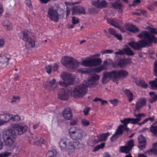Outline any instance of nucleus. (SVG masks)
<instances>
[{"label": "nucleus", "instance_id": "72a5a7b5", "mask_svg": "<svg viewBox=\"0 0 157 157\" xmlns=\"http://www.w3.org/2000/svg\"><path fill=\"white\" fill-rule=\"evenodd\" d=\"M101 62V60L100 58H92V67L98 66Z\"/></svg>", "mask_w": 157, "mask_h": 157}, {"label": "nucleus", "instance_id": "b1692460", "mask_svg": "<svg viewBox=\"0 0 157 157\" xmlns=\"http://www.w3.org/2000/svg\"><path fill=\"white\" fill-rule=\"evenodd\" d=\"M13 117L12 114L9 113L0 114V121L4 122H8Z\"/></svg>", "mask_w": 157, "mask_h": 157}, {"label": "nucleus", "instance_id": "79ce46f5", "mask_svg": "<svg viewBox=\"0 0 157 157\" xmlns=\"http://www.w3.org/2000/svg\"><path fill=\"white\" fill-rule=\"evenodd\" d=\"M150 131L156 136H157V126L151 125L150 128Z\"/></svg>", "mask_w": 157, "mask_h": 157}, {"label": "nucleus", "instance_id": "a19ab883", "mask_svg": "<svg viewBox=\"0 0 157 157\" xmlns=\"http://www.w3.org/2000/svg\"><path fill=\"white\" fill-rule=\"evenodd\" d=\"M105 67L104 65H101L100 66L94 68L93 69L94 72L96 73H100L103 70H105Z\"/></svg>", "mask_w": 157, "mask_h": 157}, {"label": "nucleus", "instance_id": "dca6fc26", "mask_svg": "<svg viewBox=\"0 0 157 157\" xmlns=\"http://www.w3.org/2000/svg\"><path fill=\"white\" fill-rule=\"evenodd\" d=\"M69 94L68 92L64 88L59 89L58 92V98L61 100H67L69 99Z\"/></svg>", "mask_w": 157, "mask_h": 157}, {"label": "nucleus", "instance_id": "c9c22d12", "mask_svg": "<svg viewBox=\"0 0 157 157\" xmlns=\"http://www.w3.org/2000/svg\"><path fill=\"white\" fill-rule=\"evenodd\" d=\"M152 146L153 149H151L149 150L147 152H151L155 155H157V142L156 143L153 144Z\"/></svg>", "mask_w": 157, "mask_h": 157}, {"label": "nucleus", "instance_id": "69168bd1", "mask_svg": "<svg viewBox=\"0 0 157 157\" xmlns=\"http://www.w3.org/2000/svg\"><path fill=\"white\" fill-rule=\"evenodd\" d=\"M25 2L27 6L29 8H31L32 6L31 2L30 0H26Z\"/></svg>", "mask_w": 157, "mask_h": 157}, {"label": "nucleus", "instance_id": "49530a36", "mask_svg": "<svg viewBox=\"0 0 157 157\" xmlns=\"http://www.w3.org/2000/svg\"><path fill=\"white\" fill-rule=\"evenodd\" d=\"M119 135H120L118 134L115 132V133L110 138V139L111 141L113 142L115 140L117 139L119 137Z\"/></svg>", "mask_w": 157, "mask_h": 157}, {"label": "nucleus", "instance_id": "58836bf2", "mask_svg": "<svg viewBox=\"0 0 157 157\" xmlns=\"http://www.w3.org/2000/svg\"><path fill=\"white\" fill-rule=\"evenodd\" d=\"M149 83L152 89H154L157 86V78H156L154 80L150 81Z\"/></svg>", "mask_w": 157, "mask_h": 157}, {"label": "nucleus", "instance_id": "f03ea898", "mask_svg": "<svg viewBox=\"0 0 157 157\" xmlns=\"http://www.w3.org/2000/svg\"><path fill=\"white\" fill-rule=\"evenodd\" d=\"M100 78L99 75L93 74L89 76L84 83L76 86L73 89L72 94L75 98L82 97L85 95L87 92L88 87H91L93 85H96Z\"/></svg>", "mask_w": 157, "mask_h": 157}, {"label": "nucleus", "instance_id": "864d4df0", "mask_svg": "<svg viewBox=\"0 0 157 157\" xmlns=\"http://www.w3.org/2000/svg\"><path fill=\"white\" fill-rule=\"evenodd\" d=\"M109 101L114 106L117 105L118 102V100L116 99L110 100Z\"/></svg>", "mask_w": 157, "mask_h": 157}, {"label": "nucleus", "instance_id": "0eeeda50", "mask_svg": "<svg viewBox=\"0 0 157 157\" xmlns=\"http://www.w3.org/2000/svg\"><path fill=\"white\" fill-rule=\"evenodd\" d=\"M59 14L56 9L53 6L49 8L48 11L47 16L49 19L55 22H58L59 19Z\"/></svg>", "mask_w": 157, "mask_h": 157}, {"label": "nucleus", "instance_id": "a878e982", "mask_svg": "<svg viewBox=\"0 0 157 157\" xmlns=\"http://www.w3.org/2000/svg\"><path fill=\"white\" fill-rule=\"evenodd\" d=\"M123 92L127 96L128 101L131 102L133 99L134 95L132 92L128 89H125Z\"/></svg>", "mask_w": 157, "mask_h": 157}, {"label": "nucleus", "instance_id": "13d9d810", "mask_svg": "<svg viewBox=\"0 0 157 157\" xmlns=\"http://www.w3.org/2000/svg\"><path fill=\"white\" fill-rule=\"evenodd\" d=\"M155 118V117L154 116H153L151 117H149L148 118H146L144 120V121L146 123L147 122V121H149L152 122L154 121Z\"/></svg>", "mask_w": 157, "mask_h": 157}, {"label": "nucleus", "instance_id": "680f3d73", "mask_svg": "<svg viewBox=\"0 0 157 157\" xmlns=\"http://www.w3.org/2000/svg\"><path fill=\"white\" fill-rule=\"evenodd\" d=\"M11 154V153L8 151H5L3 154H1L2 157H7Z\"/></svg>", "mask_w": 157, "mask_h": 157}, {"label": "nucleus", "instance_id": "a211bd4d", "mask_svg": "<svg viewBox=\"0 0 157 157\" xmlns=\"http://www.w3.org/2000/svg\"><path fill=\"white\" fill-rule=\"evenodd\" d=\"M139 143L138 147L140 150H143L146 147V141L143 135H141L138 138Z\"/></svg>", "mask_w": 157, "mask_h": 157}, {"label": "nucleus", "instance_id": "2eb2a0df", "mask_svg": "<svg viewBox=\"0 0 157 157\" xmlns=\"http://www.w3.org/2000/svg\"><path fill=\"white\" fill-rule=\"evenodd\" d=\"M145 33L144 36L148 39L149 46L153 43H157V37H156L155 35L147 31Z\"/></svg>", "mask_w": 157, "mask_h": 157}, {"label": "nucleus", "instance_id": "4d7b16f0", "mask_svg": "<svg viewBox=\"0 0 157 157\" xmlns=\"http://www.w3.org/2000/svg\"><path fill=\"white\" fill-rule=\"evenodd\" d=\"M45 69L46 70V72L48 74H50L51 73L52 67L49 65H48L45 67Z\"/></svg>", "mask_w": 157, "mask_h": 157}, {"label": "nucleus", "instance_id": "f8f14e48", "mask_svg": "<svg viewBox=\"0 0 157 157\" xmlns=\"http://www.w3.org/2000/svg\"><path fill=\"white\" fill-rule=\"evenodd\" d=\"M92 4L98 8L102 9L107 7L108 3L105 0H93L91 2Z\"/></svg>", "mask_w": 157, "mask_h": 157}, {"label": "nucleus", "instance_id": "f257e3e1", "mask_svg": "<svg viewBox=\"0 0 157 157\" xmlns=\"http://www.w3.org/2000/svg\"><path fill=\"white\" fill-rule=\"evenodd\" d=\"M70 137L73 140L78 141H70L69 139L63 138L59 142L60 148L62 151H67L69 154L73 152L79 144V141H81L86 136V132L81 128H71L69 131Z\"/></svg>", "mask_w": 157, "mask_h": 157}, {"label": "nucleus", "instance_id": "6e6552de", "mask_svg": "<svg viewBox=\"0 0 157 157\" xmlns=\"http://www.w3.org/2000/svg\"><path fill=\"white\" fill-rule=\"evenodd\" d=\"M29 32L28 30L22 31L19 34L20 37L23 40L27 42L32 48L35 46L34 41L29 36Z\"/></svg>", "mask_w": 157, "mask_h": 157}, {"label": "nucleus", "instance_id": "4468645a", "mask_svg": "<svg viewBox=\"0 0 157 157\" xmlns=\"http://www.w3.org/2000/svg\"><path fill=\"white\" fill-rule=\"evenodd\" d=\"M13 127L17 131L18 134L20 135L23 134L25 132L28 128L27 126L25 125L18 124H15Z\"/></svg>", "mask_w": 157, "mask_h": 157}, {"label": "nucleus", "instance_id": "9d476101", "mask_svg": "<svg viewBox=\"0 0 157 157\" xmlns=\"http://www.w3.org/2000/svg\"><path fill=\"white\" fill-rule=\"evenodd\" d=\"M134 145V140L130 139L126 142L124 146L120 147L119 151L121 153L128 154L132 151Z\"/></svg>", "mask_w": 157, "mask_h": 157}, {"label": "nucleus", "instance_id": "09e8293b", "mask_svg": "<svg viewBox=\"0 0 157 157\" xmlns=\"http://www.w3.org/2000/svg\"><path fill=\"white\" fill-rule=\"evenodd\" d=\"M13 117L11 120L13 121L18 122L21 120L20 117L18 115H13L12 114Z\"/></svg>", "mask_w": 157, "mask_h": 157}, {"label": "nucleus", "instance_id": "e2e57ef3", "mask_svg": "<svg viewBox=\"0 0 157 157\" xmlns=\"http://www.w3.org/2000/svg\"><path fill=\"white\" fill-rule=\"evenodd\" d=\"M90 110L89 108L88 107L85 108L83 110V113L84 115H87L89 113Z\"/></svg>", "mask_w": 157, "mask_h": 157}, {"label": "nucleus", "instance_id": "bb28decb", "mask_svg": "<svg viewBox=\"0 0 157 157\" xmlns=\"http://www.w3.org/2000/svg\"><path fill=\"white\" fill-rule=\"evenodd\" d=\"M129 128L128 127H124L122 124H121L117 128L116 132L118 134L121 135L124 131H128Z\"/></svg>", "mask_w": 157, "mask_h": 157}, {"label": "nucleus", "instance_id": "f3484780", "mask_svg": "<svg viewBox=\"0 0 157 157\" xmlns=\"http://www.w3.org/2000/svg\"><path fill=\"white\" fill-rule=\"evenodd\" d=\"M11 56L7 53L2 52L0 54V63L8 64L9 61L10 59Z\"/></svg>", "mask_w": 157, "mask_h": 157}, {"label": "nucleus", "instance_id": "3c124183", "mask_svg": "<svg viewBox=\"0 0 157 157\" xmlns=\"http://www.w3.org/2000/svg\"><path fill=\"white\" fill-rule=\"evenodd\" d=\"M108 31L111 35L113 36L117 33L115 29L111 28H109L108 29Z\"/></svg>", "mask_w": 157, "mask_h": 157}, {"label": "nucleus", "instance_id": "1a4fd4ad", "mask_svg": "<svg viewBox=\"0 0 157 157\" xmlns=\"http://www.w3.org/2000/svg\"><path fill=\"white\" fill-rule=\"evenodd\" d=\"M61 78L64 81L59 82V84L63 86H66L67 84L72 85L74 83V80L71 74L63 72L61 74Z\"/></svg>", "mask_w": 157, "mask_h": 157}, {"label": "nucleus", "instance_id": "a18cd8bd", "mask_svg": "<svg viewBox=\"0 0 157 157\" xmlns=\"http://www.w3.org/2000/svg\"><path fill=\"white\" fill-rule=\"evenodd\" d=\"M81 124L82 126L85 127L89 126L90 124L89 121H88L86 119H83L81 121Z\"/></svg>", "mask_w": 157, "mask_h": 157}, {"label": "nucleus", "instance_id": "423d86ee", "mask_svg": "<svg viewBox=\"0 0 157 157\" xmlns=\"http://www.w3.org/2000/svg\"><path fill=\"white\" fill-rule=\"evenodd\" d=\"M109 78L114 81L119 79L118 70H113L110 71H105L103 73V76L102 78V82L103 84L106 83L108 81L107 78Z\"/></svg>", "mask_w": 157, "mask_h": 157}, {"label": "nucleus", "instance_id": "bf43d9fd", "mask_svg": "<svg viewBox=\"0 0 157 157\" xmlns=\"http://www.w3.org/2000/svg\"><path fill=\"white\" fill-rule=\"evenodd\" d=\"M114 36L116 38L117 40L121 41L122 40V35L120 34H119L117 33L116 34H115Z\"/></svg>", "mask_w": 157, "mask_h": 157}, {"label": "nucleus", "instance_id": "6ab92c4d", "mask_svg": "<svg viewBox=\"0 0 157 157\" xmlns=\"http://www.w3.org/2000/svg\"><path fill=\"white\" fill-rule=\"evenodd\" d=\"M64 118L66 120H71L73 117V114L71 109L69 108H65L62 112Z\"/></svg>", "mask_w": 157, "mask_h": 157}, {"label": "nucleus", "instance_id": "603ef678", "mask_svg": "<svg viewBox=\"0 0 157 157\" xmlns=\"http://www.w3.org/2000/svg\"><path fill=\"white\" fill-rule=\"evenodd\" d=\"M20 97L19 96H13L11 99V102L13 103L14 102H18L20 101Z\"/></svg>", "mask_w": 157, "mask_h": 157}, {"label": "nucleus", "instance_id": "0e129e2a", "mask_svg": "<svg viewBox=\"0 0 157 157\" xmlns=\"http://www.w3.org/2000/svg\"><path fill=\"white\" fill-rule=\"evenodd\" d=\"M140 0H134L133 1V2L132 4V6H136L138 4L140 3Z\"/></svg>", "mask_w": 157, "mask_h": 157}, {"label": "nucleus", "instance_id": "e433bc0d", "mask_svg": "<svg viewBox=\"0 0 157 157\" xmlns=\"http://www.w3.org/2000/svg\"><path fill=\"white\" fill-rule=\"evenodd\" d=\"M57 152L55 150H50L48 151L46 155V157H56Z\"/></svg>", "mask_w": 157, "mask_h": 157}, {"label": "nucleus", "instance_id": "39448f33", "mask_svg": "<svg viewBox=\"0 0 157 157\" xmlns=\"http://www.w3.org/2000/svg\"><path fill=\"white\" fill-rule=\"evenodd\" d=\"M62 63L67 68L74 69L78 67L79 62L72 57L65 56L62 58Z\"/></svg>", "mask_w": 157, "mask_h": 157}, {"label": "nucleus", "instance_id": "ddd939ff", "mask_svg": "<svg viewBox=\"0 0 157 157\" xmlns=\"http://www.w3.org/2000/svg\"><path fill=\"white\" fill-rule=\"evenodd\" d=\"M106 21L108 23L115 28H118L122 32H124V29L119 25V21L117 19L109 17L106 19Z\"/></svg>", "mask_w": 157, "mask_h": 157}, {"label": "nucleus", "instance_id": "6e6d98bb", "mask_svg": "<svg viewBox=\"0 0 157 157\" xmlns=\"http://www.w3.org/2000/svg\"><path fill=\"white\" fill-rule=\"evenodd\" d=\"M72 23L73 25H75L78 23L79 19L76 18L75 17H72Z\"/></svg>", "mask_w": 157, "mask_h": 157}, {"label": "nucleus", "instance_id": "20e7f679", "mask_svg": "<svg viewBox=\"0 0 157 157\" xmlns=\"http://www.w3.org/2000/svg\"><path fill=\"white\" fill-rule=\"evenodd\" d=\"M3 136L5 144L11 147L14 144L17 135L13 132L12 129H10L4 132Z\"/></svg>", "mask_w": 157, "mask_h": 157}, {"label": "nucleus", "instance_id": "7c9ffc66", "mask_svg": "<svg viewBox=\"0 0 157 157\" xmlns=\"http://www.w3.org/2000/svg\"><path fill=\"white\" fill-rule=\"evenodd\" d=\"M124 55L126 54L128 56H132L134 55L133 52L128 46L126 48H123Z\"/></svg>", "mask_w": 157, "mask_h": 157}, {"label": "nucleus", "instance_id": "052dcab7", "mask_svg": "<svg viewBox=\"0 0 157 157\" xmlns=\"http://www.w3.org/2000/svg\"><path fill=\"white\" fill-rule=\"evenodd\" d=\"M118 50V51L114 53L115 54L119 55H124L123 48L122 49H119Z\"/></svg>", "mask_w": 157, "mask_h": 157}, {"label": "nucleus", "instance_id": "c756f323", "mask_svg": "<svg viewBox=\"0 0 157 157\" xmlns=\"http://www.w3.org/2000/svg\"><path fill=\"white\" fill-rule=\"evenodd\" d=\"M119 79L121 78H125L128 75L127 71L124 70H118Z\"/></svg>", "mask_w": 157, "mask_h": 157}, {"label": "nucleus", "instance_id": "8fccbe9b", "mask_svg": "<svg viewBox=\"0 0 157 157\" xmlns=\"http://www.w3.org/2000/svg\"><path fill=\"white\" fill-rule=\"evenodd\" d=\"M113 52V51L112 50L106 49L101 50V54L104 55L107 54H111Z\"/></svg>", "mask_w": 157, "mask_h": 157}, {"label": "nucleus", "instance_id": "2f4dec72", "mask_svg": "<svg viewBox=\"0 0 157 157\" xmlns=\"http://www.w3.org/2000/svg\"><path fill=\"white\" fill-rule=\"evenodd\" d=\"M137 85L141 88L144 89L147 88L148 86L147 83H146L145 81L142 80H139L137 83Z\"/></svg>", "mask_w": 157, "mask_h": 157}, {"label": "nucleus", "instance_id": "473e14b6", "mask_svg": "<svg viewBox=\"0 0 157 157\" xmlns=\"http://www.w3.org/2000/svg\"><path fill=\"white\" fill-rule=\"evenodd\" d=\"M56 83V80L55 78L52 79V80H50L49 82V84L48 86H45V89L47 90H50L52 89V87Z\"/></svg>", "mask_w": 157, "mask_h": 157}, {"label": "nucleus", "instance_id": "5fc2aeb1", "mask_svg": "<svg viewBox=\"0 0 157 157\" xmlns=\"http://www.w3.org/2000/svg\"><path fill=\"white\" fill-rule=\"evenodd\" d=\"M153 71L154 75L157 77V62H155L154 63Z\"/></svg>", "mask_w": 157, "mask_h": 157}, {"label": "nucleus", "instance_id": "393cba45", "mask_svg": "<svg viewBox=\"0 0 157 157\" xmlns=\"http://www.w3.org/2000/svg\"><path fill=\"white\" fill-rule=\"evenodd\" d=\"M111 133H110L109 132H107L106 133H103L97 136L98 141L100 142L102 141H105L108 137L111 135Z\"/></svg>", "mask_w": 157, "mask_h": 157}, {"label": "nucleus", "instance_id": "7ed1b4c3", "mask_svg": "<svg viewBox=\"0 0 157 157\" xmlns=\"http://www.w3.org/2000/svg\"><path fill=\"white\" fill-rule=\"evenodd\" d=\"M146 32V31H142L137 36L139 38H143L144 40H140L137 42L132 41L129 42L128 45L135 50H139L146 46H149L148 39L144 36Z\"/></svg>", "mask_w": 157, "mask_h": 157}, {"label": "nucleus", "instance_id": "9b49d317", "mask_svg": "<svg viewBox=\"0 0 157 157\" xmlns=\"http://www.w3.org/2000/svg\"><path fill=\"white\" fill-rule=\"evenodd\" d=\"M44 139L42 138L33 134L31 135L29 138V142L31 144L40 145L44 144Z\"/></svg>", "mask_w": 157, "mask_h": 157}, {"label": "nucleus", "instance_id": "c85d7f7f", "mask_svg": "<svg viewBox=\"0 0 157 157\" xmlns=\"http://www.w3.org/2000/svg\"><path fill=\"white\" fill-rule=\"evenodd\" d=\"M82 64L86 67H92V58H88L83 60L82 62Z\"/></svg>", "mask_w": 157, "mask_h": 157}, {"label": "nucleus", "instance_id": "774afa93", "mask_svg": "<svg viewBox=\"0 0 157 157\" xmlns=\"http://www.w3.org/2000/svg\"><path fill=\"white\" fill-rule=\"evenodd\" d=\"M77 122V121L75 120H71L70 122V124L71 125H73L76 124Z\"/></svg>", "mask_w": 157, "mask_h": 157}, {"label": "nucleus", "instance_id": "412c9836", "mask_svg": "<svg viewBox=\"0 0 157 157\" xmlns=\"http://www.w3.org/2000/svg\"><path fill=\"white\" fill-rule=\"evenodd\" d=\"M125 26L127 30L132 33H135L139 31L138 28L132 24H127Z\"/></svg>", "mask_w": 157, "mask_h": 157}, {"label": "nucleus", "instance_id": "5701e85b", "mask_svg": "<svg viewBox=\"0 0 157 157\" xmlns=\"http://www.w3.org/2000/svg\"><path fill=\"white\" fill-rule=\"evenodd\" d=\"M146 101L144 98H141L136 102V110H139L142 107L146 104Z\"/></svg>", "mask_w": 157, "mask_h": 157}, {"label": "nucleus", "instance_id": "f704fd0d", "mask_svg": "<svg viewBox=\"0 0 157 157\" xmlns=\"http://www.w3.org/2000/svg\"><path fill=\"white\" fill-rule=\"evenodd\" d=\"M3 25L4 26L7 27V29L8 30H12V29L13 26L8 20H6L4 21L3 22Z\"/></svg>", "mask_w": 157, "mask_h": 157}, {"label": "nucleus", "instance_id": "ea45409f", "mask_svg": "<svg viewBox=\"0 0 157 157\" xmlns=\"http://www.w3.org/2000/svg\"><path fill=\"white\" fill-rule=\"evenodd\" d=\"M105 146V143H101L100 144L96 146L93 149V152H95L98 151L100 149H103L104 147Z\"/></svg>", "mask_w": 157, "mask_h": 157}, {"label": "nucleus", "instance_id": "aec40b11", "mask_svg": "<svg viewBox=\"0 0 157 157\" xmlns=\"http://www.w3.org/2000/svg\"><path fill=\"white\" fill-rule=\"evenodd\" d=\"M72 10V15L78 13L85 14L86 13L85 8L84 7L80 6H74Z\"/></svg>", "mask_w": 157, "mask_h": 157}, {"label": "nucleus", "instance_id": "338daca9", "mask_svg": "<svg viewBox=\"0 0 157 157\" xmlns=\"http://www.w3.org/2000/svg\"><path fill=\"white\" fill-rule=\"evenodd\" d=\"M156 28H154L150 27H149L148 30L152 33L155 34Z\"/></svg>", "mask_w": 157, "mask_h": 157}, {"label": "nucleus", "instance_id": "cd10ccee", "mask_svg": "<svg viewBox=\"0 0 157 157\" xmlns=\"http://www.w3.org/2000/svg\"><path fill=\"white\" fill-rule=\"evenodd\" d=\"M151 98L149 99L148 101L150 103H153L154 102L157 101V94L153 92H150L149 93Z\"/></svg>", "mask_w": 157, "mask_h": 157}, {"label": "nucleus", "instance_id": "c03bdc74", "mask_svg": "<svg viewBox=\"0 0 157 157\" xmlns=\"http://www.w3.org/2000/svg\"><path fill=\"white\" fill-rule=\"evenodd\" d=\"M140 120V119L138 118L135 119L133 118H129L130 123L133 124H136L138 123L139 121Z\"/></svg>", "mask_w": 157, "mask_h": 157}, {"label": "nucleus", "instance_id": "de8ad7c7", "mask_svg": "<svg viewBox=\"0 0 157 157\" xmlns=\"http://www.w3.org/2000/svg\"><path fill=\"white\" fill-rule=\"evenodd\" d=\"M78 71L81 73L85 74H88L90 72V69L86 68L80 69L78 70Z\"/></svg>", "mask_w": 157, "mask_h": 157}, {"label": "nucleus", "instance_id": "4c0bfd02", "mask_svg": "<svg viewBox=\"0 0 157 157\" xmlns=\"http://www.w3.org/2000/svg\"><path fill=\"white\" fill-rule=\"evenodd\" d=\"M111 5L113 8L115 9H121L122 7V4L117 2L112 3Z\"/></svg>", "mask_w": 157, "mask_h": 157}, {"label": "nucleus", "instance_id": "4be33fe9", "mask_svg": "<svg viewBox=\"0 0 157 157\" xmlns=\"http://www.w3.org/2000/svg\"><path fill=\"white\" fill-rule=\"evenodd\" d=\"M131 59L128 58H122L119 60L117 65L121 68L125 67L127 64L130 63Z\"/></svg>", "mask_w": 157, "mask_h": 157}, {"label": "nucleus", "instance_id": "37998d69", "mask_svg": "<svg viewBox=\"0 0 157 157\" xmlns=\"http://www.w3.org/2000/svg\"><path fill=\"white\" fill-rule=\"evenodd\" d=\"M121 123L124 124V127H127V124L130 123L129 118H125L121 121Z\"/></svg>", "mask_w": 157, "mask_h": 157}]
</instances>
